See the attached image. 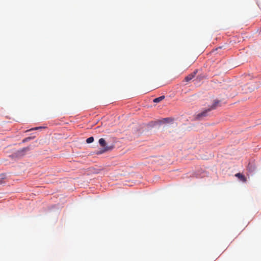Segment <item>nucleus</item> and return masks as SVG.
I'll return each mask as SVG.
<instances>
[{
	"mask_svg": "<svg viewBox=\"0 0 261 261\" xmlns=\"http://www.w3.org/2000/svg\"><path fill=\"white\" fill-rule=\"evenodd\" d=\"M211 111L210 109L207 108V109L204 110L203 112L198 114L195 116V119L197 120H201L203 117L207 116V113Z\"/></svg>",
	"mask_w": 261,
	"mask_h": 261,
	"instance_id": "nucleus-3",
	"label": "nucleus"
},
{
	"mask_svg": "<svg viewBox=\"0 0 261 261\" xmlns=\"http://www.w3.org/2000/svg\"><path fill=\"white\" fill-rule=\"evenodd\" d=\"M220 106H221L220 101L218 99H215L214 101L213 104L210 108H208V109H210V110L211 111L212 110H215L217 107H220Z\"/></svg>",
	"mask_w": 261,
	"mask_h": 261,
	"instance_id": "nucleus-4",
	"label": "nucleus"
},
{
	"mask_svg": "<svg viewBox=\"0 0 261 261\" xmlns=\"http://www.w3.org/2000/svg\"><path fill=\"white\" fill-rule=\"evenodd\" d=\"M98 142H99V145H100V146L103 147V149H101V150L98 151L96 153L97 154H102V153H104V152H105L106 151L111 150H112L113 148V145L108 146L107 145V143H106V142L105 140L104 139H103V138H100Z\"/></svg>",
	"mask_w": 261,
	"mask_h": 261,
	"instance_id": "nucleus-1",
	"label": "nucleus"
},
{
	"mask_svg": "<svg viewBox=\"0 0 261 261\" xmlns=\"http://www.w3.org/2000/svg\"><path fill=\"white\" fill-rule=\"evenodd\" d=\"M165 98L164 96H161L160 97L155 98L153 99V101L155 103L159 102L161 101L162 100H163Z\"/></svg>",
	"mask_w": 261,
	"mask_h": 261,
	"instance_id": "nucleus-7",
	"label": "nucleus"
},
{
	"mask_svg": "<svg viewBox=\"0 0 261 261\" xmlns=\"http://www.w3.org/2000/svg\"><path fill=\"white\" fill-rule=\"evenodd\" d=\"M236 176L244 182H246L247 180L246 178L243 174L240 173L236 174Z\"/></svg>",
	"mask_w": 261,
	"mask_h": 261,
	"instance_id": "nucleus-6",
	"label": "nucleus"
},
{
	"mask_svg": "<svg viewBox=\"0 0 261 261\" xmlns=\"http://www.w3.org/2000/svg\"><path fill=\"white\" fill-rule=\"evenodd\" d=\"M30 150L29 147H24L20 150H17L15 153V155L17 157H21L23 156L26 152Z\"/></svg>",
	"mask_w": 261,
	"mask_h": 261,
	"instance_id": "nucleus-2",
	"label": "nucleus"
},
{
	"mask_svg": "<svg viewBox=\"0 0 261 261\" xmlns=\"http://www.w3.org/2000/svg\"><path fill=\"white\" fill-rule=\"evenodd\" d=\"M93 141H94V138L93 137H90L88 138V139H87L86 142L87 143H91L93 142Z\"/></svg>",
	"mask_w": 261,
	"mask_h": 261,
	"instance_id": "nucleus-8",
	"label": "nucleus"
},
{
	"mask_svg": "<svg viewBox=\"0 0 261 261\" xmlns=\"http://www.w3.org/2000/svg\"><path fill=\"white\" fill-rule=\"evenodd\" d=\"M41 127H35V128L31 129L30 130H37V129H39Z\"/></svg>",
	"mask_w": 261,
	"mask_h": 261,
	"instance_id": "nucleus-10",
	"label": "nucleus"
},
{
	"mask_svg": "<svg viewBox=\"0 0 261 261\" xmlns=\"http://www.w3.org/2000/svg\"><path fill=\"white\" fill-rule=\"evenodd\" d=\"M196 72L197 71H196L193 72L192 73L189 74V75L185 77V80L186 82H189L195 76Z\"/></svg>",
	"mask_w": 261,
	"mask_h": 261,
	"instance_id": "nucleus-5",
	"label": "nucleus"
},
{
	"mask_svg": "<svg viewBox=\"0 0 261 261\" xmlns=\"http://www.w3.org/2000/svg\"><path fill=\"white\" fill-rule=\"evenodd\" d=\"M31 139H32V138L30 137H27V138H25L24 139H23V142H25L28 141L30 140Z\"/></svg>",
	"mask_w": 261,
	"mask_h": 261,
	"instance_id": "nucleus-9",
	"label": "nucleus"
}]
</instances>
